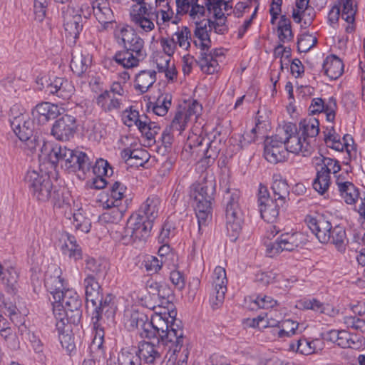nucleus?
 <instances>
[{
    "mask_svg": "<svg viewBox=\"0 0 365 365\" xmlns=\"http://www.w3.org/2000/svg\"><path fill=\"white\" fill-rule=\"evenodd\" d=\"M320 158H317L319 161L317 163V166L321 168L317 170V175L313 181V188L320 195L324 194L329 189L331 184L330 174H336L341 168L339 162L334 158L325 157L320 154Z\"/></svg>",
    "mask_w": 365,
    "mask_h": 365,
    "instance_id": "5",
    "label": "nucleus"
},
{
    "mask_svg": "<svg viewBox=\"0 0 365 365\" xmlns=\"http://www.w3.org/2000/svg\"><path fill=\"white\" fill-rule=\"evenodd\" d=\"M339 4H341V6H343L341 12V18L347 23H354L356 9L354 7L353 0H341V2Z\"/></svg>",
    "mask_w": 365,
    "mask_h": 365,
    "instance_id": "45",
    "label": "nucleus"
},
{
    "mask_svg": "<svg viewBox=\"0 0 365 365\" xmlns=\"http://www.w3.org/2000/svg\"><path fill=\"white\" fill-rule=\"evenodd\" d=\"M108 270V264L103 259H96L88 257L86 259L85 272L86 275H91L94 278L105 279Z\"/></svg>",
    "mask_w": 365,
    "mask_h": 365,
    "instance_id": "26",
    "label": "nucleus"
},
{
    "mask_svg": "<svg viewBox=\"0 0 365 365\" xmlns=\"http://www.w3.org/2000/svg\"><path fill=\"white\" fill-rule=\"evenodd\" d=\"M50 158H55L61 167L69 173L81 171L86 174L91 170V160L86 153L78 149L56 145L52 148Z\"/></svg>",
    "mask_w": 365,
    "mask_h": 365,
    "instance_id": "3",
    "label": "nucleus"
},
{
    "mask_svg": "<svg viewBox=\"0 0 365 365\" xmlns=\"http://www.w3.org/2000/svg\"><path fill=\"white\" fill-rule=\"evenodd\" d=\"M153 223L148 220L147 217H141L135 214L132 215L127 220L123 227H118L117 230L111 232L112 237L123 245L133 242H145L150 235Z\"/></svg>",
    "mask_w": 365,
    "mask_h": 365,
    "instance_id": "2",
    "label": "nucleus"
},
{
    "mask_svg": "<svg viewBox=\"0 0 365 365\" xmlns=\"http://www.w3.org/2000/svg\"><path fill=\"white\" fill-rule=\"evenodd\" d=\"M55 301L67 310L71 322L77 325L82 317V301L78 294L73 290L57 291L53 294Z\"/></svg>",
    "mask_w": 365,
    "mask_h": 365,
    "instance_id": "8",
    "label": "nucleus"
},
{
    "mask_svg": "<svg viewBox=\"0 0 365 365\" xmlns=\"http://www.w3.org/2000/svg\"><path fill=\"white\" fill-rule=\"evenodd\" d=\"M50 200L53 205L57 207H61L64 204H68V197L65 196L64 189L53 188Z\"/></svg>",
    "mask_w": 365,
    "mask_h": 365,
    "instance_id": "52",
    "label": "nucleus"
},
{
    "mask_svg": "<svg viewBox=\"0 0 365 365\" xmlns=\"http://www.w3.org/2000/svg\"><path fill=\"white\" fill-rule=\"evenodd\" d=\"M339 190L341 196L345 202L349 205L354 204L359 196V192L356 187L351 182H339L336 180Z\"/></svg>",
    "mask_w": 365,
    "mask_h": 365,
    "instance_id": "34",
    "label": "nucleus"
},
{
    "mask_svg": "<svg viewBox=\"0 0 365 365\" xmlns=\"http://www.w3.org/2000/svg\"><path fill=\"white\" fill-rule=\"evenodd\" d=\"M258 205L262 218L269 223L275 222L280 209L284 206L279 205L277 200L271 198L267 187L261 184L258 192Z\"/></svg>",
    "mask_w": 365,
    "mask_h": 365,
    "instance_id": "10",
    "label": "nucleus"
},
{
    "mask_svg": "<svg viewBox=\"0 0 365 365\" xmlns=\"http://www.w3.org/2000/svg\"><path fill=\"white\" fill-rule=\"evenodd\" d=\"M277 133L276 135L283 137L284 140H287V138H290V137L299 134L296 124L292 123H285L282 128L277 129Z\"/></svg>",
    "mask_w": 365,
    "mask_h": 365,
    "instance_id": "59",
    "label": "nucleus"
},
{
    "mask_svg": "<svg viewBox=\"0 0 365 365\" xmlns=\"http://www.w3.org/2000/svg\"><path fill=\"white\" fill-rule=\"evenodd\" d=\"M216 192V182L205 178L202 182L192 185L190 197L195 202V210L197 218L199 232L212 217V204Z\"/></svg>",
    "mask_w": 365,
    "mask_h": 365,
    "instance_id": "1",
    "label": "nucleus"
},
{
    "mask_svg": "<svg viewBox=\"0 0 365 365\" xmlns=\"http://www.w3.org/2000/svg\"><path fill=\"white\" fill-rule=\"evenodd\" d=\"M287 150L285 148L282 137L275 135L272 137H267L264 140V156L265 159L273 164L284 162L287 155Z\"/></svg>",
    "mask_w": 365,
    "mask_h": 365,
    "instance_id": "14",
    "label": "nucleus"
},
{
    "mask_svg": "<svg viewBox=\"0 0 365 365\" xmlns=\"http://www.w3.org/2000/svg\"><path fill=\"white\" fill-rule=\"evenodd\" d=\"M100 279L94 278L91 275H86L83 282L86 302H90L93 306H96L101 295L103 294L101 286L98 282Z\"/></svg>",
    "mask_w": 365,
    "mask_h": 365,
    "instance_id": "22",
    "label": "nucleus"
},
{
    "mask_svg": "<svg viewBox=\"0 0 365 365\" xmlns=\"http://www.w3.org/2000/svg\"><path fill=\"white\" fill-rule=\"evenodd\" d=\"M155 81L156 72L155 71H141L135 76V88L140 91L141 93H144L148 91Z\"/></svg>",
    "mask_w": 365,
    "mask_h": 365,
    "instance_id": "33",
    "label": "nucleus"
},
{
    "mask_svg": "<svg viewBox=\"0 0 365 365\" xmlns=\"http://www.w3.org/2000/svg\"><path fill=\"white\" fill-rule=\"evenodd\" d=\"M330 241L334 244L339 252H344L346 250V231L345 229L339 225L331 226L330 230Z\"/></svg>",
    "mask_w": 365,
    "mask_h": 365,
    "instance_id": "38",
    "label": "nucleus"
},
{
    "mask_svg": "<svg viewBox=\"0 0 365 365\" xmlns=\"http://www.w3.org/2000/svg\"><path fill=\"white\" fill-rule=\"evenodd\" d=\"M80 11L68 4L62 5L58 12L59 16L62 19L66 36L71 37L74 43L78 38L83 27V18Z\"/></svg>",
    "mask_w": 365,
    "mask_h": 365,
    "instance_id": "9",
    "label": "nucleus"
},
{
    "mask_svg": "<svg viewBox=\"0 0 365 365\" xmlns=\"http://www.w3.org/2000/svg\"><path fill=\"white\" fill-rule=\"evenodd\" d=\"M61 240L63 241L61 245L62 253L67 255L70 259L77 261L82 258V250L80 245L77 243L76 237L69 234L64 232L61 235Z\"/></svg>",
    "mask_w": 365,
    "mask_h": 365,
    "instance_id": "23",
    "label": "nucleus"
},
{
    "mask_svg": "<svg viewBox=\"0 0 365 365\" xmlns=\"http://www.w3.org/2000/svg\"><path fill=\"white\" fill-rule=\"evenodd\" d=\"M160 130V125L155 123L152 122L147 128L146 130H142L141 133L149 141L154 140L155 142V136L159 133Z\"/></svg>",
    "mask_w": 365,
    "mask_h": 365,
    "instance_id": "64",
    "label": "nucleus"
},
{
    "mask_svg": "<svg viewBox=\"0 0 365 365\" xmlns=\"http://www.w3.org/2000/svg\"><path fill=\"white\" fill-rule=\"evenodd\" d=\"M91 57L89 55H81L78 57H73L71 61L70 67L73 72L81 76L86 72L91 64Z\"/></svg>",
    "mask_w": 365,
    "mask_h": 365,
    "instance_id": "40",
    "label": "nucleus"
},
{
    "mask_svg": "<svg viewBox=\"0 0 365 365\" xmlns=\"http://www.w3.org/2000/svg\"><path fill=\"white\" fill-rule=\"evenodd\" d=\"M222 4L220 1L207 0L205 2V6L209 11H213L214 17L217 20H222L225 19L224 13L222 11Z\"/></svg>",
    "mask_w": 365,
    "mask_h": 365,
    "instance_id": "56",
    "label": "nucleus"
},
{
    "mask_svg": "<svg viewBox=\"0 0 365 365\" xmlns=\"http://www.w3.org/2000/svg\"><path fill=\"white\" fill-rule=\"evenodd\" d=\"M277 277V274L272 271L260 272L256 274L255 281L262 286H267L273 283Z\"/></svg>",
    "mask_w": 365,
    "mask_h": 365,
    "instance_id": "60",
    "label": "nucleus"
},
{
    "mask_svg": "<svg viewBox=\"0 0 365 365\" xmlns=\"http://www.w3.org/2000/svg\"><path fill=\"white\" fill-rule=\"evenodd\" d=\"M185 336L183 331H173L168 329L161 337L158 338V344L168 347V353L173 352V355L180 353L184 346Z\"/></svg>",
    "mask_w": 365,
    "mask_h": 365,
    "instance_id": "21",
    "label": "nucleus"
},
{
    "mask_svg": "<svg viewBox=\"0 0 365 365\" xmlns=\"http://www.w3.org/2000/svg\"><path fill=\"white\" fill-rule=\"evenodd\" d=\"M202 109V105L197 101L192 100L187 107L183 109L180 108L175 113L173 119V126L180 133L185 129L190 118L193 115H199Z\"/></svg>",
    "mask_w": 365,
    "mask_h": 365,
    "instance_id": "18",
    "label": "nucleus"
},
{
    "mask_svg": "<svg viewBox=\"0 0 365 365\" xmlns=\"http://www.w3.org/2000/svg\"><path fill=\"white\" fill-rule=\"evenodd\" d=\"M96 308L92 313L91 322H95L98 327L99 324L105 323L104 317L108 320H113L117 310L115 297L112 294L103 296L102 294Z\"/></svg>",
    "mask_w": 365,
    "mask_h": 365,
    "instance_id": "12",
    "label": "nucleus"
},
{
    "mask_svg": "<svg viewBox=\"0 0 365 365\" xmlns=\"http://www.w3.org/2000/svg\"><path fill=\"white\" fill-rule=\"evenodd\" d=\"M163 347L161 344L152 341L143 342L138 350L137 356L148 365H160L163 361Z\"/></svg>",
    "mask_w": 365,
    "mask_h": 365,
    "instance_id": "17",
    "label": "nucleus"
},
{
    "mask_svg": "<svg viewBox=\"0 0 365 365\" xmlns=\"http://www.w3.org/2000/svg\"><path fill=\"white\" fill-rule=\"evenodd\" d=\"M301 234L298 232L294 233H283L274 242L270 248L267 250L270 253L277 254L284 250L293 251L297 248L300 244Z\"/></svg>",
    "mask_w": 365,
    "mask_h": 365,
    "instance_id": "20",
    "label": "nucleus"
},
{
    "mask_svg": "<svg viewBox=\"0 0 365 365\" xmlns=\"http://www.w3.org/2000/svg\"><path fill=\"white\" fill-rule=\"evenodd\" d=\"M170 279L179 290L184 289L185 281L183 273L178 270H173L170 272Z\"/></svg>",
    "mask_w": 365,
    "mask_h": 365,
    "instance_id": "63",
    "label": "nucleus"
},
{
    "mask_svg": "<svg viewBox=\"0 0 365 365\" xmlns=\"http://www.w3.org/2000/svg\"><path fill=\"white\" fill-rule=\"evenodd\" d=\"M130 16L131 21L145 32L154 29V21L158 25L162 24L159 21V11H158L157 8L145 1L133 5L130 11Z\"/></svg>",
    "mask_w": 365,
    "mask_h": 365,
    "instance_id": "6",
    "label": "nucleus"
},
{
    "mask_svg": "<svg viewBox=\"0 0 365 365\" xmlns=\"http://www.w3.org/2000/svg\"><path fill=\"white\" fill-rule=\"evenodd\" d=\"M324 73L331 79L339 78L344 73V63L336 55H330L326 58L322 66Z\"/></svg>",
    "mask_w": 365,
    "mask_h": 365,
    "instance_id": "27",
    "label": "nucleus"
},
{
    "mask_svg": "<svg viewBox=\"0 0 365 365\" xmlns=\"http://www.w3.org/2000/svg\"><path fill=\"white\" fill-rule=\"evenodd\" d=\"M339 346L346 349H358L364 345V338L356 334H352L345 330H341Z\"/></svg>",
    "mask_w": 365,
    "mask_h": 365,
    "instance_id": "35",
    "label": "nucleus"
},
{
    "mask_svg": "<svg viewBox=\"0 0 365 365\" xmlns=\"http://www.w3.org/2000/svg\"><path fill=\"white\" fill-rule=\"evenodd\" d=\"M344 323L347 328H351L361 332L365 331V319L356 316H346L344 317Z\"/></svg>",
    "mask_w": 365,
    "mask_h": 365,
    "instance_id": "51",
    "label": "nucleus"
},
{
    "mask_svg": "<svg viewBox=\"0 0 365 365\" xmlns=\"http://www.w3.org/2000/svg\"><path fill=\"white\" fill-rule=\"evenodd\" d=\"M62 304H58L56 301L53 304V312L56 318V322L66 321V322H71L69 319L68 313L67 310L61 307Z\"/></svg>",
    "mask_w": 365,
    "mask_h": 365,
    "instance_id": "62",
    "label": "nucleus"
},
{
    "mask_svg": "<svg viewBox=\"0 0 365 365\" xmlns=\"http://www.w3.org/2000/svg\"><path fill=\"white\" fill-rule=\"evenodd\" d=\"M115 36L120 40L125 49L131 50L133 52L140 54V56H146L143 49V40L131 26H124L120 27L115 31Z\"/></svg>",
    "mask_w": 365,
    "mask_h": 365,
    "instance_id": "15",
    "label": "nucleus"
},
{
    "mask_svg": "<svg viewBox=\"0 0 365 365\" xmlns=\"http://www.w3.org/2000/svg\"><path fill=\"white\" fill-rule=\"evenodd\" d=\"M78 126L76 117L66 114L58 118L53 123L51 135L58 141H70L74 138L78 130Z\"/></svg>",
    "mask_w": 365,
    "mask_h": 365,
    "instance_id": "11",
    "label": "nucleus"
},
{
    "mask_svg": "<svg viewBox=\"0 0 365 365\" xmlns=\"http://www.w3.org/2000/svg\"><path fill=\"white\" fill-rule=\"evenodd\" d=\"M81 13L86 19L93 12L98 21L103 26L104 29H107L108 25L115 21L113 12L109 7L108 4L103 1L95 0L91 3V7L87 5H82L81 8Z\"/></svg>",
    "mask_w": 365,
    "mask_h": 365,
    "instance_id": "13",
    "label": "nucleus"
},
{
    "mask_svg": "<svg viewBox=\"0 0 365 365\" xmlns=\"http://www.w3.org/2000/svg\"><path fill=\"white\" fill-rule=\"evenodd\" d=\"M177 36L178 43L180 47L185 46L187 49L190 46L188 39L191 38V33L187 26H183L180 31L175 34Z\"/></svg>",
    "mask_w": 365,
    "mask_h": 365,
    "instance_id": "61",
    "label": "nucleus"
},
{
    "mask_svg": "<svg viewBox=\"0 0 365 365\" xmlns=\"http://www.w3.org/2000/svg\"><path fill=\"white\" fill-rule=\"evenodd\" d=\"M322 343V341L318 339L310 341L306 338H301L295 344H290V349L302 354L309 355L315 353L318 349H321Z\"/></svg>",
    "mask_w": 365,
    "mask_h": 365,
    "instance_id": "31",
    "label": "nucleus"
},
{
    "mask_svg": "<svg viewBox=\"0 0 365 365\" xmlns=\"http://www.w3.org/2000/svg\"><path fill=\"white\" fill-rule=\"evenodd\" d=\"M16 307L11 302H7L4 295L0 292V312H2L6 316L10 317L13 320V316L16 314Z\"/></svg>",
    "mask_w": 365,
    "mask_h": 365,
    "instance_id": "54",
    "label": "nucleus"
},
{
    "mask_svg": "<svg viewBox=\"0 0 365 365\" xmlns=\"http://www.w3.org/2000/svg\"><path fill=\"white\" fill-rule=\"evenodd\" d=\"M215 287V296L212 297L211 304L212 309H217L223 303L225 299V294L227 292V284H222L220 285L213 284Z\"/></svg>",
    "mask_w": 365,
    "mask_h": 365,
    "instance_id": "50",
    "label": "nucleus"
},
{
    "mask_svg": "<svg viewBox=\"0 0 365 365\" xmlns=\"http://www.w3.org/2000/svg\"><path fill=\"white\" fill-rule=\"evenodd\" d=\"M160 205V200L155 195L150 196L145 202L140 206L137 215L147 217L148 220L153 223L155 219L158 217V210Z\"/></svg>",
    "mask_w": 365,
    "mask_h": 365,
    "instance_id": "29",
    "label": "nucleus"
},
{
    "mask_svg": "<svg viewBox=\"0 0 365 365\" xmlns=\"http://www.w3.org/2000/svg\"><path fill=\"white\" fill-rule=\"evenodd\" d=\"M163 261L159 259L154 256L147 257L143 262L142 264L145 268L148 274L157 273L162 267Z\"/></svg>",
    "mask_w": 365,
    "mask_h": 365,
    "instance_id": "49",
    "label": "nucleus"
},
{
    "mask_svg": "<svg viewBox=\"0 0 365 365\" xmlns=\"http://www.w3.org/2000/svg\"><path fill=\"white\" fill-rule=\"evenodd\" d=\"M70 322H66V321H60L56 322V330L58 333V338L62 346H66L67 349H69V346L71 344L69 341L71 339V335H69L67 332L70 331V327L68 325Z\"/></svg>",
    "mask_w": 365,
    "mask_h": 365,
    "instance_id": "43",
    "label": "nucleus"
},
{
    "mask_svg": "<svg viewBox=\"0 0 365 365\" xmlns=\"http://www.w3.org/2000/svg\"><path fill=\"white\" fill-rule=\"evenodd\" d=\"M19 140L25 143L26 147L29 150L33 151L36 147V138L34 136V122L27 120L24 122L20 129L14 131Z\"/></svg>",
    "mask_w": 365,
    "mask_h": 365,
    "instance_id": "28",
    "label": "nucleus"
},
{
    "mask_svg": "<svg viewBox=\"0 0 365 365\" xmlns=\"http://www.w3.org/2000/svg\"><path fill=\"white\" fill-rule=\"evenodd\" d=\"M277 133L276 135L283 137L284 140H287V138H290V137L299 134L296 124L292 123H285L282 128L277 129Z\"/></svg>",
    "mask_w": 365,
    "mask_h": 365,
    "instance_id": "58",
    "label": "nucleus"
},
{
    "mask_svg": "<svg viewBox=\"0 0 365 365\" xmlns=\"http://www.w3.org/2000/svg\"><path fill=\"white\" fill-rule=\"evenodd\" d=\"M240 197V192L238 190L230 188L227 189L223 197L227 230L235 238L241 232L244 221L243 213L239 203Z\"/></svg>",
    "mask_w": 365,
    "mask_h": 365,
    "instance_id": "4",
    "label": "nucleus"
},
{
    "mask_svg": "<svg viewBox=\"0 0 365 365\" xmlns=\"http://www.w3.org/2000/svg\"><path fill=\"white\" fill-rule=\"evenodd\" d=\"M169 357L168 362H172L174 365H187V361L189 356V350L187 347L182 349L180 353L173 355V352Z\"/></svg>",
    "mask_w": 365,
    "mask_h": 365,
    "instance_id": "55",
    "label": "nucleus"
},
{
    "mask_svg": "<svg viewBox=\"0 0 365 365\" xmlns=\"http://www.w3.org/2000/svg\"><path fill=\"white\" fill-rule=\"evenodd\" d=\"M53 82L58 91L57 96L66 98L69 96V93L71 92V89L69 91H68V89L71 88V86L68 80L63 78L56 77L53 80Z\"/></svg>",
    "mask_w": 365,
    "mask_h": 365,
    "instance_id": "47",
    "label": "nucleus"
},
{
    "mask_svg": "<svg viewBox=\"0 0 365 365\" xmlns=\"http://www.w3.org/2000/svg\"><path fill=\"white\" fill-rule=\"evenodd\" d=\"M177 232V228L175 223L168 218L163 225L160 233L159 235V240L161 242H165L168 239L173 237Z\"/></svg>",
    "mask_w": 365,
    "mask_h": 365,
    "instance_id": "46",
    "label": "nucleus"
},
{
    "mask_svg": "<svg viewBox=\"0 0 365 365\" xmlns=\"http://www.w3.org/2000/svg\"><path fill=\"white\" fill-rule=\"evenodd\" d=\"M172 104V95L165 93L160 96L156 102L153 105V112L159 116L165 115Z\"/></svg>",
    "mask_w": 365,
    "mask_h": 365,
    "instance_id": "41",
    "label": "nucleus"
},
{
    "mask_svg": "<svg viewBox=\"0 0 365 365\" xmlns=\"http://www.w3.org/2000/svg\"><path fill=\"white\" fill-rule=\"evenodd\" d=\"M146 56H140V54L133 52L131 50L125 49L118 51L113 59L125 68H131L138 66L139 62L143 61Z\"/></svg>",
    "mask_w": 365,
    "mask_h": 365,
    "instance_id": "24",
    "label": "nucleus"
},
{
    "mask_svg": "<svg viewBox=\"0 0 365 365\" xmlns=\"http://www.w3.org/2000/svg\"><path fill=\"white\" fill-rule=\"evenodd\" d=\"M61 114L58 106L49 102L38 103L31 110L34 121L44 125L51 120L57 118Z\"/></svg>",
    "mask_w": 365,
    "mask_h": 365,
    "instance_id": "19",
    "label": "nucleus"
},
{
    "mask_svg": "<svg viewBox=\"0 0 365 365\" xmlns=\"http://www.w3.org/2000/svg\"><path fill=\"white\" fill-rule=\"evenodd\" d=\"M282 141L287 152L299 154L301 153L303 156H308L311 154L312 147L308 141L304 143L302 140V137H299L298 134L284 140L282 137Z\"/></svg>",
    "mask_w": 365,
    "mask_h": 365,
    "instance_id": "25",
    "label": "nucleus"
},
{
    "mask_svg": "<svg viewBox=\"0 0 365 365\" xmlns=\"http://www.w3.org/2000/svg\"><path fill=\"white\" fill-rule=\"evenodd\" d=\"M91 169L98 177L111 176L113 173V168L108 161L102 158L97 160L94 165H91Z\"/></svg>",
    "mask_w": 365,
    "mask_h": 365,
    "instance_id": "44",
    "label": "nucleus"
},
{
    "mask_svg": "<svg viewBox=\"0 0 365 365\" xmlns=\"http://www.w3.org/2000/svg\"><path fill=\"white\" fill-rule=\"evenodd\" d=\"M73 224L76 230L84 233H88L91 227V220L79 212L73 214Z\"/></svg>",
    "mask_w": 365,
    "mask_h": 365,
    "instance_id": "48",
    "label": "nucleus"
},
{
    "mask_svg": "<svg viewBox=\"0 0 365 365\" xmlns=\"http://www.w3.org/2000/svg\"><path fill=\"white\" fill-rule=\"evenodd\" d=\"M126 187L121 182L116 181L110 187V197L106 202V206L107 207H118L120 200L124 197Z\"/></svg>",
    "mask_w": 365,
    "mask_h": 365,
    "instance_id": "37",
    "label": "nucleus"
},
{
    "mask_svg": "<svg viewBox=\"0 0 365 365\" xmlns=\"http://www.w3.org/2000/svg\"><path fill=\"white\" fill-rule=\"evenodd\" d=\"M305 222L321 243L326 244L330 241V230L332 225L325 215H307Z\"/></svg>",
    "mask_w": 365,
    "mask_h": 365,
    "instance_id": "16",
    "label": "nucleus"
},
{
    "mask_svg": "<svg viewBox=\"0 0 365 365\" xmlns=\"http://www.w3.org/2000/svg\"><path fill=\"white\" fill-rule=\"evenodd\" d=\"M197 63L200 64L201 70L207 74L214 73L218 67L217 61L212 56L209 57L207 52H201L200 61Z\"/></svg>",
    "mask_w": 365,
    "mask_h": 365,
    "instance_id": "42",
    "label": "nucleus"
},
{
    "mask_svg": "<svg viewBox=\"0 0 365 365\" xmlns=\"http://www.w3.org/2000/svg\"><path fill=\"white\" fill-rule=\"evenodd\" d=\"M299 130L302 132L304 143L309 138H315L319 133V121L314 117H309L302 120L299 124Z\"/></svg>",
    "mask_w": 365,
    "mask_h": 365,
    "instance_id": "32",
    "label": "nucleus"
},
{
    "mask_svg": "<svg viewBox=\"0 0 365 365\" xmlns=\"http://www.w3.org/2000/svg\"><path fill=\"white\" fill-rule=\"evenodd\" d=\"M91 323L95 333L90 348L92 351H98L101 354H104V329L103 324H99V326L97 327L95 322Z\"/></svg>",
    "mask_w": 365,
    "mask_h": 365,
    "instance_id": "39",
    "label": "nucleus"
},
{
    "mask_svg": "<svg viewBox=\"0 0 365 365\" xmlns=\"http://www.w3.org/2000/svg\"><path fill=\"white\" fill-rule=\"evenodd\" d=\"M25 181L30 192L38 201L47 202L50 200L54 187L48 175L29 170L26 175Z\"/></svg>",
    "mask_w": 365,
    "mask_h": 365,
    "instance_id": "7",
    "label": "nucleus"
},
{
    "mask_svg": "<svg viewBox=\"0 0 365 365\" xmlns=\"http://www.w3.org/2000/svg\"><path fill=\"white\" fill-rule=\"evenodd\" d=\"M206 144L207 147L204 151V154L205 158L208 160L207 163H210V160L214 161L218 157L220 151V148L218 146L220 143L212 140L210 142H207Z\"/></svg>",
    "mask_w": 365,
    "mask_h": 365,
    "instance_id": "57",
    "label": "nucleus"
},
{
    "mask_svg": "<svg viewBox=\"0 0 365 365\" xmlns=\"http://www.w3.org/2000/svg\"><path fill=\"white\" fill-rule=\"evenodd\" d=\"M252 304V309L257 307L262 309H269L277 305V301L274 300L271 297L267 295L257 296L255 299L253 300Z\"/></svg>",
    "mask_w": 365,
    "mask_h": 365,
    "instance_id": "53",
    "label": "nucleus"
},
{
    "mask_svg": "<svg viewBox=\"0 0 365 365\" xmlns=\"http://www.w3.org/2000/svg\"><path fill=\"white\" fill-rule=\"evenodd\" d=\"M273 199L279 202V205H285L289 195V187L284 180H275L272 186Z\"/></svg>",
    "mask_w": 365,
    "mask_h": 365,
    "instance_id": "36",
    "label": "nucleus"
},
{
    "mask_svg": "<svg viewBox=\"0 0 365 365\" xmlns=\"http://www.w3.org/2000/svg\"><path fill=\"white\" fill-rule=\"evenodd\" d=\"M136 327L142 329L140 335L143 338L156 339L158 342L159 329L155 327L153 319L149 321L146 315H142L136 319Z\"/></svg>",
    "mask_w": 365,
    "mask_h": 365,
    "instance_id": "30",
    "label": "nucleus"
}]
</instances>
